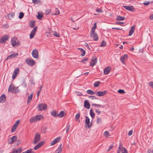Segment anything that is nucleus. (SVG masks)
Listing matches in <instances>:
<instances>
[{
  "label": "nucleus",
  "instance_id": "7c9ffc66",
  "mask_svg": "<svg viewBox=\"0 0 153 153\" xmlns=\"http://www.w3.org/2000/svg\"><path fill=\"white\" fill-rule=\"evenodd\" d=\"M15 15V13H13L8 14L7 15V16L8 19H11Z\"/></svg>",
  "mask_w": 153,
  "mask_h": 153
},
{
  "label": "nucleus",
  "instance_id": "bb28decb",
  "mask_svg": "<svg viewBox=\"0 0 153 153\" xmlns=\"http://www.w3.org/2000/svg\"><path fill=\"white\" fill-rule=\"evenodd\" d=\"M90 114L93 119L94 118L95 114L93 111L92 109H91L90 111Z\"/></svg>",
  "mask_w": 153,
  "mask_h": 153
},
{
  "label": "nucleus",
  "instance_id": "f257e3e1",
  "mask_svg": "<svg viewBox=\"0 0 153 153\" xmlns=\"http://www.w3.org/2000/svg\"><path fill=\"white\" fill-rule=\"evenodd\" d=\"M43 118V117L42 115H36L31 117L29 120V122L31 123H34L39 120H42Z\"/></svg>",
  "mask_w": 153,
  "mask_h": 153
},
{
  "label": "nucleus",
  "instance_id": "c756f323",
  "mask_svg": "<svg viewBox=\"0 0 153 153\" xmlns=\"http://www.w3.org/2000/svg\"><path fill=\"white\" fill-rule=\"evenodd\" d=\"M64 116V112L63 111H61L58 114V117L60 118H62Z\"/></svg>",
  "mask_w": 153,
  "mask_h": 153
},
{
  "label": "nucleus",
  "instance_id": "a18cd8bd",
  "mask_svg": "<svg viewBox=\"0 0 153 153\" xmlns=\"http://www.w3.org/2000/svg\"><path fill=\"white\" fill-rule=\"evenodd\" d=\"M56 12L55 13H54V15H56L59 14L60 13V12L59 10L57 8H56Z\"/></svg>",
  "mask_w": 153,
  "mask_h": 153
},
{
  "label": "nucleus",
  "instance_id": "de8ad7c7",
  "mask_svg": "<svg viewBox=\"0 0 153 153\" xmlns=\"http://www.w3.org/2000/svg\"><path fill=\"white\" fill-rule=\"evenodd\" d=\"M53 35L56 37H59V34L56 32H53Z\"/></svg>",
  "mask_w": 153,
  "mask_h": 153
},
{
  "label": "nucleus",
  "instance_id": "774afa93",
  "mask_svg": "<svg viewBox=\"0 0 153 153\" xmlns=\"http://www.w3.org/2000/svg\"><path fill=\"white\" fill-rule=\"evenodd\" d=\"M147 153H153V150L149 149L148 150Z\"/></svg>",
  "mask_w": 153,
  "mask_h": 153
},
{
  "label": "nucleus",
  "instance_id": "8fccbe9b",
  "mask_svg": "<svg viewBox=\"0 0 153 153\" xmlns=\"http://www.w3.org/2000/svg\"><path fill=\"white\" fill-rule=\"evenodd\" d=\"M148 85L151 87L153 88V82H149Z\"/></svg>",
  "mask_w": 153,
  "mask_h": 153
},
{
  "label": "nucleus",
  "instance_id": "f8f14e48",
  "mask_svg": "<svg viewBox=\"0 0 153 153\" xmlns=\"http://www.w3.org/2000/svg\"><path fill=\"white\" fill-rule=\"evenodd\" d=\"M123 7L126 10L131 11H133L134 10V8L133 6H123Z\"/></svg>",
  "mask_w": 153,
  "mask_h": 153
},
{
  "label": "nucleus",
  "instance_id": "20e7f679",
  "mask_svg": "<svg viewBox=\"0 0 153 153\" xmlns=\"http://www.w3.org/2000/svg\"><path fill=\"white\" fill-rule=\"evenodd\" d=\"M119 151L122 153H128L127 149L125 147L122 146V144L121 143L119 144Z\"/></svg>",
  "mask_w": 153,
  "mask_h": 153
},
{
  "label": "nucleus",
  "instance_id": "a19ab883",
  "mask_svg": "<svg viewBox=\"0 0 153 153\" xmlns=\"http://www.w3.org/2000/svg\"><path fill=\"white\" fill-rule=\"evenodd\" d=\"M33 149H29L27 150L25 152L26 153H34V152L32 151Z\"/></svg>",
  "mask_w": 153,
  "mask_h": 153
},
{
  "label": "nucleus",
  "instance_id": "864d4df0",
  "mask_svg": "<svg viewBox=\"0 0 153 153\" xmlns=\"http://www.w3.org/2000/svg\"><path fill=\"white\" fill-rule=\"evenodd\" d=\"M150 2L149 1H145L143 3V4L145 5H148L150 3Z\"/></svg>",
  "mask_w": 153,
  "mask_h": 153
},
{
  "label": "nucleus",
  "instance_id": "79ce46f5",
  "mask_svg": "<svg viewBox=\"0 0 153 153\" xmlns=\"http://www.w3.org/2000/svg\"><path fill=\"white\" fill-rule=\"evenodd\" d=\"M80 117V114L77 113L76 115L75 119L76 120H78V119H79Z\"/></svg>",
  "mask_w": 153,
  "mask_h": 153
},
{
  "label": "nucleus",
  "instance_id": "6e6552de",
  "mask_svg": "<svg viewBox=\"0 0 153 153\" xmlns=\"http://www.w3.org/2000/svg\"><path fill=\"white\" fill-rule=\"evenodd\" d=\"M37 28V27H35L31 31L30 35V39H32L34 37V36L35 35L36 33V32Z\"/></svg>",
  "mask_w": 153,
  "mask_h": 153
},
{
  "label": "nucleus",
  "instance_id": "a878e982",
  "mask_svg": "<svg viewBox=\"0 0 153 153\" xmlns=\"http://www.w3.org/2000/svg\"><path fill=\"white\" fill-rule=\"evenodd\" d=\"M134 31V26H133L131 27L130 31L129 32V36H131L133 33Z\"/></svg>",
  "mask_w": 153,
  "mask_h": 153
},
{
  "label": "nucleus",
  "instance_id": "c85d7f7f",
  "mask_svg": "<svg viewBox=\"0 0 153 153\" xmlns=\"http://www.w3.org/2000/svg\"><path fill=\"white\" fill-rule=\"evenodd\" d=\"M18 127V125H16V124H14L11 128V132H14Z\"/></svg>",
  "mask_w": 153,
  "mask_h": 153
},
{
  "label": "nucleus",
  "instance_id": "cd10ccee",
  "mask_svg": "<svg viewBox=\"0 0 153 153\" xmlns=\"http://www.w3.org/2000/svg\"><path fill=\"white\" fill-rule=\"evenodd\" d=\"M78 49L80 50V51L82 53H81V56H84L85 55V50H84L83 49L81 48H78Z\"/></svg>",
  "mask_w": 153,
  "mask_h": 153
},
{
  "label": "nucleus",
  "instance_id": "ddd939ff",
  "mask_svg": "<svg viewBox=\"0 0 153 153\" xmlns=\"http://www.w3.org/2000/svg\"><path fill=\"white\" fill-rule=\"evenodd\" d=\"M61 137H58L53 140L51 143V145L53 146L56 143H58Z\"/></svg>",
  "mask_w": 153,
  "mask_h": 153
},
{
  "label": "nucleus",
  "instance_id": "9d476101",
  "mask_svg": "<svg viewBox=\"0 0 153 153\" xmlns=\"http://www.w3.org/2000/svg\"><path fill=\"white\" fill-rule=\"evenodd\" d=\"M9 38V36L7 35L3 36L0 39V42L1 43H4L6 41L8 40Z\"/></svg>",
  "mask_w": 153,
  "mask_h": 153
},
{
  "label": "nucleus",
  "instance_id": "dca6fc26",
  "mask_svg": "<svg viewBox=\"0 0 153 153\" xmlns=\"http://www.w3.org/2000/svg\"><path fill=\"white\" fill-rule=\"evenodd\" d=\"M128 56L127 54H125L123 56L120 58V60L123 64H124V61L127 59Z\"/></svg>",
  "mask_w": 153,
  "mask_h": 153
},
{
  "label": "nucleus",
  "instance_id": "338daca9",
  "mask_svg": "<svg viewBox=\"0 0 153 153\" xmlns=\"http://www.w3.org/2000/svg\"><path fill=\"white\" fill-rule=\"evenodd\" d=\"M132 133H133L132 130H131V131H130L128 132V135L129 136H131V135L132 134Z\"/></svg>",
  "mask_w": 153,
  "mask_h": 153
},
{
  "label": "nucleus",
  "instance_id": "a211bd4d",
  "mask_svg": "<svg viewBox=\"0 0 153 153\" xmlns=\"http://www.w3.org/2000/svg\"><path fill=\"white\" fill-rule=\"evenodd\" d=\"M90 105L88 100H85L84 102V107L89 109L90 108Z\"/></svg>",
  "mask_w": 153,
  "mask_h": 153
},
{
  "label": "nucleus",
  "instance_id": "69168bd1",
  "mask_svg": "<svg viewBox=\"0 0 153 153\" xmlns=\"http://www.w3.org/2000/svg\"><path fill=\"white\" fill-rule=\"evenodd\" d=\"M95 112L97 113L98 114H99L101 113V111L98 109H95Z\"/></svg>",
  "mask_w": 153,
  "mask_h": 153
},
{
  "label": "nucleus",
  "instance_id": "393cba45",
  "mask_svg": "<svg viewBox=\"0 0 153 153\" xmlns=\"http://www.w3.org/2000/svg\"><path fill=\"white\" fill-rule=\"evenodd\" d=\"M51 115L54 117H56L58 116V113L55 110H53L51 112Z\"/></svg>",
  "mask_w": 153,
  "mask_h": 153
},
{
  "label": "nucleus",
  "instance_id": "49530a36",
  "mask_svg": "<svg viewBox=\"0 0 153 153\" xmlns=\"http://www.w3.org/2000/svg\"><path fill=\"white\" fill-rule=\"evenodd\" d=\"M118 92L119 93L124 94L125 93V91L123 90L120 89L118 91Z\"/></svg>",
  "mask_w": 153,
  "mask_h": 153
},
{
  "label": "nucleus",
  "instance_id": "2f4dec72",
  "mask_svg": "<svg viewBox=\"0 0 153 153\" xmlns=\"http://www.w3.org/2000/svg\"><path fill=\"white\" fill-rule=\"evenodd\" d=\"M86 92L89 94L93 95L96 94V92L91 90H88L86 91Z\"/></svg>",
  "mask_w": 153,
  "mask_h": 153
},
{
  "label": "nucleus",
  "instance_id": "09e8293b",
  "mask_svg": "<svg viewBox=\"0 0 153 153\" xmlns=\"http://www.w3.org/2000/svg\"><path fill=\"white\" fill-rule=\"evenodd\" d=\"M111 136L110 134L107 131H106V138L109 137Z\"/></svg>",
  "mask_w": 153,
  "mask_h": 153
},
{
  "label": "nucleus",
  "instance_id": "7ed1b4c3",
  "mask_svg": "<svg viewBox=\"0 0 153 153\" xmlns=\"http://www.w3.org/2000/svg\"><path fill=\"white\" fill-rule=\"evenodd\" d=\"M40 139V134L39 133L36 134L34 139L33 141V144H35L38 142Z\"/></svg>",
  "mask_w": 153,
  "mask_h": 153
},
{
  "label": "nucleus",
  "instance_id": "e433bc0d",
  "mask_svg": "<svg viewBox=\"0 0 153 153\" xmlns=\"http://www.w3.org/2000/svg\"><path fill=\"white\" fill-rule=\"evenodd\" d=\"M45 12L46 14L48 15L49 14V13L51 12V10L50 9H45Z\"/></svg>",
  "mask_w": 153,
  "mask_h": 153
},
{
  "label": "nucleus",
  "instance_id": "b1692460",
  "mask_svg": "<svg viewBox=\"0 0 153 153\" xmlns=\"http://www.w3.org/2000/svg\"><path fill=\"white\" fill-rule=\"evenodd\" d=\"M125 19V17H122L120 16H118L117 17L116 20L117 21H120L123 20Z\"/></svg>",
  "mask_w": 153,
  "mask_h": 153
},
{
  "label": "nucleus",
  "instance_id": "1a4fd4ad",
  "mask_svg": "<svg viewBox=\"0 0 153 153\" xmlns=\"http://www.w3.org/2000/svg\"><path fill=\"white\" fill-rule=\"evenodd\" d=\"M15 88L13 85H10L8 88V91L9 92H11L12 93H16L18 92L19 91H15Z\"/></svg>",
  "mask_w": 153,
  "mask_h": 153
},
{
  "label": "nucleus",
  "instance_id": "4be33fe9",
  "mask_svg": "<svg viewBox=\"0 0 153 153\" xmlns=\"http://www.w3.org/2000/svg\"><path fill=\"white\" fill-rule=\"evenodd\" d=\"M22 151L21 148H19L17 149H13L12 150V153H20Z\"/></svg>",
  "mask_w": 153,
  "mask_h": 153
},
{
  "label": "nucleus",
  "instance_id": "9b49d317",
  "mask_svg": "<svg viewBox=\"0 0 153 153\" xmlns=\"http://www.w3.org/2000/svg\"><path fill=\"white\" fill-rule=\"evenodd\" d=\"M17 139V137L16 136H13L10 138L8 140V143L9 144L13 143L16 141Z\"/></svg>",
  "mask_w": 153,
  "mask_h": 153
},
{
  "label": "nucleus",
  "instance_id": "aec40b11",
  "mask_svg": "<svg viewBox=\"0 0 153 153\" xmlns=\"http://www.w3.org/2000/svg\"><path fill=\"white\" fill-rule=\"evenodd\" d=\"M97 59L96 58H94L92 59L90 62V65L91 66H93L96 63Z\"/></svg>",
  "mask_w": 153,
  "mask_h": 153
},
{
  "label": "nucleus",
  "instance_id": "052dcab7",
  "mask_svg": "<svg viewBox=\"0 0 153 153\" xmlns=\"http://www.w3.org/2000/svg\"><path fill=\"white\" fill-rule=\"evenodd\" d=\"M40 147H39V146L37 144L34 147V149L35 150H36L37 149H38Z\"/></svg>",
  "mask_w": 153,
  "mask_h": 153
},
{
  "label": "nucleus",
  "instance_id": "f704fd0d",
  "mask_svg": "<svg viewBox=\"0 0 153 153\" xmlns=\"http://www.w3.org/2000/svg\"><path fill=\"white\" fill-rule=\"evenodd\" d=\"M111 70V68L109 67L106 68V74H108Z\"/></svg>",
  "mask_w": 153,
  "mask_h": 153
},
{
  "label": "nucleus",
  "instance_id": "4d7b16f0",
  "mask_svg": "<svg viewBox=\"0 0 153 153\" xmlns=\"http://www.w3.org/2000/svg\"><path fill=\"white\" fill-rule=\"evenodd\" d=\"M76 94L77 96L82 95V93H81L80 92H79V91H76Z\"/></svg>",
  "mask_w": 153,
  "mask_h": 153
},
{
  "label": "nucleus",
  "instance_id": "603ef678",
  "mask_svg": "<svg viewBox=\"0 0 153 153\" xmlns=\"http://www.w3.org/2000/svg\"><path fill=\"white\" fill-rule=\"evenodd\" d=\"M95 29L92 27L91 29V31L90 33V34H92V33H96L95 31Z\"/></svg>",
  "mask_w": 153,
  "mask_h": 153
},
{
  "label": "nucleus",
  "instance_id": "5701e85b",
  "mask_svg": "<svg viewBox=\"0 0 153 153\" xmlns=\"http://www.w3.org/2000/svg\"><path fill=\"white\" fill-rule=\"evenodd\" d=\"M18 56V54L17 53H15L14 54H12L9 55L6 59V60L8 59L11 57L14 58L15 57L17 56Z\"/></svg>",
  "mask_w": 153,
  "mask_h": 153
},
{
  "label": "nucleus",
  "instance_id": "58836bf2",
  "mask_svg": "<svg viewBox=\"0 0 153 153\" xmlns=\"http://www.w3.org/2000/svg\"><path fill=\"white\" fill-rule=\"evenodd\" d=\"M92 105L95 106V107H96L97 108H99V107H102V108L104 107V106H103V105H100L96 104H92Z\"/></svg>",
  "mask_w": 153,
  "mask_h": 153
},
{
  "label": "nucleus",
  "instance_id": "423d86ee",
  "mask_svg": "<svg viewBox=\"0 0 153 153\" xmlns=\"http://www.w3.org/2000/svg\"><path fill=\"white\" fill-rule=\"evenodd\" d=\"M85 126L86 127V126H87L88 128H90L91 126L92 123H90V119L87 116H85Z\"/></svg>",
  "mask_w": 153,
  "mask_h": 153
},
{
  "label": "nucleus",
  "instance_id": "5fc2aeb1",
  "mask_svg": "<svg viewBox=\"0 0 153 153\" xmlns=\"http://www.w3.org/2000/svg\"><path fill=\"white\" fill-rule=\"evenodd\" d=\"M9 27V26L8 25V24H5L4 25H3V28H8Z\"/></svg>",
  "mask_w": 153,
  "mask_h": 153
},
{
  "label": "nucleus",
  "instance_id": "680f3d73",
  "mask_svg": "<svg viewBox=\"0 0 153 153\" xmlns=\"http://www.w3.org/2000/svg\"><path fill=\"white\" fill-rule=\"evenodd\" d=\"M117 24L122 25L124 24V23L123 22H117Z\"/></svg>",
  "mask_w": 153,
  "mask_h": 153
},
{
  "label": "nucleus",
  "instance_id": "6e6d98bb",
  "mask_svg": "<svg viewBox=\"0 0 153 153\" xmlns=\"http://www.w3.org/2000/svg\"><path fill=\"white\" fill-rule=\"evenodd\" d=\"M40 1V0H32L34 4H36Z\"/></svg>",
  "mask_w": 153,
  "mask_h": 153
},
{
  "label": "nucleus",
  "instance_id": "6ab92c4d",
  "mask_svg": "<svg viewBox=\"0 0 153 153\" xmlns=\"http://www.w3.org/2000/svg\"><path fill=\"white\" fill-rule=\"evenodd\" d=\"M17 38L16 37H13L11 40V44L13 47L16 45V40Z\"/></svg>",
  "mask_w": 153,
  "mask_h": 153
},
{
  "label": "nucleus",
  "instance_id": "ea45409f",
  "mask_svg": "<svg viewBox=\"0 0 153 153\" xmlns=\"http://www.w3.org/2000/svg\"><path fill=\"white\" fill-rule=\"evenodd\" d=\"M30 26L31 28H33L35 26V23L34 22H30Z\"/></svg>",
  "mask_w": 153,
  "mask_h": 153
},
{
  "label": "nucleus",
  "instance_id": "bf43d9fd",
  "mask_svg": "<svg viewBox=\"0 0 153 153\" xmlns=\"http://www.w3.org/2000/svg\"><path fill=\"white\" fill-rule=\"evenodd\" d=\"M70 127V125H68L67 127L66 130V133H67Z\"/></svg>",
  "mask_w": 153,
  "mask_h": 153
},
{
  "label": "nucleus",
  "instance_id": "13d9d810",
  "mask_svg": "<svg viewBox=\"0 0 153 153\" xmlns=\"http://www.w3.org/2000/svg\"><path fill=\"white\" fill-rule=\"evenodd\" d=\"M113 147V145H111L110 146L109 149L107 150V151L108 152H109L111 149H112Z\"/></svg>",
  "mask_w": 153,
  "mask_h": 153
},
{
  "label": "nucleus",
  "instance_id": "39448f33",
  "mask_svg": "<svg viewBox=\"0 0 153 153\" xmlns=\"http://www.w3.org/2000/svg\"><path fill=\"white\" fill-rule=\"evenodd\" d=\"M26 62L28 65L31 66L34 65L35 63V61L33 60L30 59H26Z\"/></svg>",
  "mask_w": 153,
  "mask_h": 153
},
{
  "label": "nucleus",
  "instance_id": "0eeeda50",
  "mask_svg": "<svg viewBox=\"0 0 153 153\" xmlns=\"http://www.w3.org/2000/svg\"><path fill=\"white\" fill-rule=\"evenodd\" d=\"M32 55L35 58L37 59L39 58V53L37 49H34L33 51Z\"/></svg>",
  "mask_w": 153,
  "mask_h": 153
},
{
  "label": "nucleus",
  "instance_id": "f3484780",
  "mask_svg": "<svg viewBox=\"0 0 153 153\" xmlns=\"http://www.w3.org/2000/svg\"><path fill=\"white\" fill-rule=\"evenodd\" d=\"M6 100V96L4 94H2L0 97V103H3Z\"/></svg>",
  "mask_w": 153,
  "mask_h": 153
},
{
  "label": "nucleus",
  "instance_id": "c03bdc74",
  "mask_svg": "<svg viewBox=\"0 0 153 153\" xmlns=\"http://www.w3.org/2000/svg\"><path fill=\"white\" fill-rule=\"evenodd\" d=\"M45 141H42L39 142L38 144L39 146L40 147H41L45 143Z\"/></svg>",
  "mask_w": 153,
  "mask_h": 153
},
{
  "label": "nucleus",
  "instance_id": "f03ea898",
  "mask_svg": "<svg viewBox=\"0 0 153 153\" xmlns=\"http://www.w3.org/2000/svg\"><path fill=\"white\" fill-rule=\"evenodd\" d=\"M47 106L46 104L39 103L38 105V109L39 111H45L46 110Z\"/></svg>",
  "mask_w": 153,
  "mask_h": 153
},
{
  "label": "nucleus",
  "instance_id": "0e129e2a",
  "mask_svg": "<svg viewBox=\"0 0 153 153\" xmlns=\"http://www.w3.org/2000/svg\"><path fill=\"white\" fill-rule=\"evenodd\" d=\"M85 46H86V48L88 49L89 50H90V47H89V46L88 45L87 43H85Z\"/></svg>",
  "mask_w": 153,
  "mask_h": 153
},
{
  "label": "nucleus",
  "instance_id": "72a5a7b5",
  "mask_svg": "<svg viewBox=\"0 0 153 153\" xmlns=\"http://www.w3.org/2000/svg\"><path fill=\"white\" fill-rule=\"evenodd\" d=\"M100 83V82H99V81L96 82H95L94 83V84H93V85L94 86V87H97L99 85Z\"/></svg>",
  "mask_w": 153,
  "mask_h": 153
},
{
  "label": "nucleus",
  "instance_id": "4468645a",
  "mask_svg": "<svg viewBox=\"0 0 153 153\" xmlns=\"http://www.w3.org/2000/svg\"><path fill=\"white\" fill-rule=\"evenodd\" d=\"M91 37H92L93 39L95 41H97L98 40V36L96 33L90 34Z\"/></svg>",
  "mask_w": 153,
  "mask_h": 153
},
{
  "label": "nucleus",
  "instance_id": "4c0bfd02",
  "mask_svg": "<svg viewBox=\"0 0 153 153\" xmlns=\"http://www.w3.org/2000/svg\"><path fill=\"white\" fill-rule=\"evenodd\" d=\"M24 16V14L23 13L21 12L19 13V18L20 19H21L23 18Z\"/></svg>",
  "mask_w": 153,
  "mask_h": 153
},
{
  "label": "nucleus",
  "instance_id": "e2e57ef3",
  "mask_svg": "<svg viewBox=\"0 0 153 153\" xmlns=\"http://www.w3.org/2000/svg\"><path fill=\"white\" fill-rule=\"evenodd\" d=\"M97 123H99L101 122V119L100 118H98L97 119Z\"/></svg>",
  "mask_w": 153,
  "mask_h": 153
},
{
  "label": "nucleus",
  "instance_id": "3c124183",
  "mask_svg": "<svg viewBox=\"0 0 153 153\" xmlns=\"http://www.w3.org/2000/svg\"><path fill=\"white\" fill-rule=\"evenodd\" d=\"M105 41L104 40H103L102 41V42L101 43V44L100 46V47H102L105 46Z\"/></svg>",
  "mask_w": 153,
  "mask_h": 153
},
{
  "label": "nucleus",
  "instance_id": "37998d69",
  "mask_svg": "<svg viewBox=\"0 0 153 153\" xmlns=\"http://www.w3.org/2000/svg\"><path fill=\"white\" fill-rule=\"evenodd\" d=\"M88 58H85L81 60L80 62H82L84 63H85V61H88Z\"/></svg>",
  "mask_w": 153,
  "mask_h": 153
},
{
  "label": "nucleus",
  "instance_id": "2eb2a0df",
  "mask_svg": "<svg viewBox=\"0 0 153 153\" xmlns=\"http://www.w3.org/2000/svg\"><path fill=\"white\" fill-rule=\"evenodd\" d=\"M19 70V68H16L14 71L13 74L12 75V78L14 79L15 77L17 75V74H18V72Z\"/></svg>",
  "mask_w": 153,
  "mask_h": 153
},
{
  "label": "nucleus",
  "instance_id": "c9c22d12",
  "mask_svg": "<svg viewBox=\"0 0 153 153\" xmlns=\"http://www.w3.org/2000/svg\"><path fill=\"white\" fill-rule=\"evenodd\" d=\"M37 18L39 20H41L42 18L43 17V15L42 14H40L38 12V15L37 16Z\"/></svg>",
  "mask_w": 153,
  "mask_h": 153
},
{
  "label": "nucleus",
  "instance_id": "412c9836",
  "mask_svg": "<svg viewBox=\"0 0 153 153\" xmlns=\"http://www.w3.org/2000/svg\"><path fill=\"white\" fill-rule=\"evenodd\" d=\"M96 94L99 96H102L105 94V91H97L96 93Z\"/></svg>",
  "mask_w": 153,
  "mask_h": 153
},
{
  "label": "nucleus",
  "instance_id": "473e14b6",
  "mask_svg": "<svg viewBox=\"0 0 153 153\" xmlns=\"http://www.w3.org/2000/svg\"><path fill=\"white\" fill-rule=\"evenodd\" d=\"M32 95L33 94H32L29 96L28 97V99L27 101V103L28 104L30 102L31 100H32Z\"/></svg>",
  "mask_w": 153,
  "mask_h": 153
}]
</instances>
